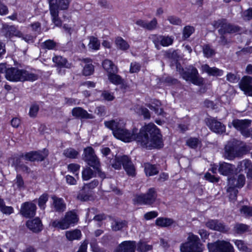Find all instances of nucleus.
Segmentation results:
<instances>
[{
	"label": "nucleus",
	"instance_id": "obj_45",
	"mask_svg": "<svg viewBox=\"0 0 252 252\" xmlns=\"http://www.w3.org/2000/svg\"><path fill=\"white\" fill-rule=\"evenodd\" d=\"M203 53L204 56L207 58L211 57L215 54V50L208 44L203 46Z\"/></svg>",
	"mask_w": 252,
	"mask_h": 252
},
{
	"label": "nucleus",
	"instance_id": "obj_38",
	"mask_svg": "<svg viewBox=\"0 0 252 252\" xmlns=\"http://www.w3.org/2000/svg\"><path fill=\"white\" fill-rule=\"evenodd\" d=\"M118 72H112L108 74V79L110 82L115 85H120L123 83V79L122 77L117 74Z\"/></svg>",
	"mask_w": 252,
	"mask_h": 252
},
{
	"label": "nucleus",
	"instance_id": "obj_20",
	"mask_svg": "<svg viewBox=\"0 0 252 252\" xmlns=\"http://www.w3.org/2000/svg\"><path fill=\"white\" fill-rule=\"evenodd\" d=\"M53 62L55 63V66L58 67V72L62 73V67L70 68L71 64L68 63L67 60L61 56H56L52 59Z\"/></svg>",
	"mask_w": 252,
	"mask_h": 252
},
{
	"label": "nucleus",
	"instance_id": "obj_55",
	"mask_svg": "<svg viewBox=\"0 0 252 252\" xmlns=\"http://www.w3.org/2000/svg\"><path fill=\"white\" fill-rule=\"evenodd\" d=\"M227 192L229 193V198L231 200H234L236 199L237 195L238 193V190L232 186L228 188Z\"/></svg>",
	"mask_w": 252,
	"mask_h": 252
},
{
	"label": "nucleus",
	"instance_id": "obj_39",
	"mask_svg": "<svg viewBox=\"0 0 252 252\" xmlns=\"http://www.w3.org/2000/svg\"><path fill=\"white\" fill-rule=\"evenodd\" d=\"M14 164L17 171H22L26 173H30L31 172L30 168L27 165L23 164L20 159H16L14 161Z\"/></svg>",
	"mask_w": 252,
	"mask_h": 252
},
{
	"label": "nucleus",
	"instance_id": "obj_47",
	"mask_svg": "<svg viewBox=\"0 0 252 252\" xmlns=\"http://www.w3.org/2000/svg\"><path fill=\"white\" fill-rule=\"evenodd\" d=\"M152 246L145 242H140L137 245V251L139 252H147L152 249Z\"/></svg>",
	"mask_w": 252,
	"mask_h": 252
},
{
	"label": "nucleus",
	"instance_id": "obj_27",
	"mask_svg": "<svg viewBox=\"0 0 252 252\" xmlns=\"http://www.w3.org/2000/svg\"><path fill=\"white\" fill-rule=\"evenodd\" d=\"M234 168L232 164L222 162L220 163L218 171L221 174L227 176L233 173Z\"/></svg>",
	"mask_w": 252,
	"mask_h": 252
},
{
	"label": "nucleus",
	"instance_id": "obj_9",
	"mask_svg": "<svg viewBox=\"0 0 252 252\" xmlns=\"http://www.w3.org/2000/svg\"><path fill=\"white\" fill-rule=\"evenodd\" d=\"M207 247L209 252H234L232 245L229 242L223 240L209 243Z\"/></svg>",
	"mask_w": 252,
	"mask_h": 252
},
{
	"label": "nucleus",
	"instance_id": "obj_1",
	"mask_svg": "<svg viewBox=\"0 0 252 252\" xmlns=\"http://www.w3.org/2000/svg\"><path fill=\"white\" fill-rule=\"evenodd\" d=\"M105 126L111 129L114 136L124 142L135 140L142 147L148 149H158L163 146L161 135L159 129L154 124L142 127L139 132L134 128L130 131L125 128L123 120H115L105 122Z\"/></svg>",
	"mask_w": 252,
	"mask_h": 252
},
{
	"label": "nucleus",
	"instance_id": "obj_49",
	"mask_svg": "<svg viewBox=\"0 0 252 252\" xmlns=\"http://www.w3.org/2000/svg\"><path fill=\"white\" fill-rule=\"evenodd\" d=\"M160 104V102L158 100H156V103H155V106L151 104H149L147 105V106L151 110L154 111L155 112V113L157 114V115H161L163 114V111L161 108H160L158 107Z\"/></svg>",
	"mask_w": 252,
	"mask_h": 252
},
{
	"label": "nucleus",
	"instance_id": "obj_48",
	"mask_svg": "<svg viewBox=\"0 0 252 252\" xmlns=\"http://www.w3.org/2000/svg\"><path fill=\"white\" fill-rule=\"evenodd\" d=\"M48 200V195L47 193H44L41 195L38 202V205L41 209L44 210L46 207V203Z\"/></svg>",
	"mask_w": 252,
	"mask_h": 252
},
{
	"label": "nucleus",
	"instance_id": "obj_7",
	"mask_svg": "<svg viewBox=\"0 0 252 252\" xmlns=\"http://www.w3.org/2000/svg\"><path fill=\"white\" fill-rule=\"evenodd\" d=\"M213 26L216 29L219 28L218 32L220 34L234 33L239 32L241 31L239 26L228 23L225 19L215 21Z\"/></svg>",
	"mask_w": 252,
	"mask_h": 252
},
{
	"label": "nucleus",
	"instance_id": "obj_26",
	"mask_svg": "<svg viewBox=\"0 0 252 252\" xmlns=\"http://www.w3.org/2000/svg\"><path fill=\"white\" fill-rule=\"evenodd\" d=\"M52 199L53 201V206L55 211L61 213L65 210L66 204L63 198L53 196Z\"/></svg>",
	"mask_w": 252,
	"mask_h": 252
},
{
	"label": "nucleus",
	"instance_id": "obj_36",
	"mask_svg": "<svg viewBox=\"0 0 252 252\" xmlns=\"http://www.w3.org/2000/svg\"><path fill=\"white\" fill-rule=\"evenodd\" d=\"M126 225L125 220L113 219L111 222V229L113 231H117L121 230Z\"/></svg>",
	"mask_w": 252,
	"mask_h": 252
},
{
	"label": "nucleus",
	"instance_id": "obj_54",
	"mask_svg": "<svg viewBox=\"0 0 252 252\" xmlns=\"http://www.w3.org/2000/svg\"><path fill=\"white\" fill-rule=\"evenodd\" d=\"M80 168V165L76 163H70L67 166L68 170L75 174V176L77 177V178H78V171H79Z\"/></svg>",
	"mask_w": 252,
	"mask_h": 252
},
{
	"label": "nucleus",
	"instance_id": "obj_52",
	"mask_svg": "<svg viewBox=\"0 0 252 252\" xmlns=\"http://www.w3.org/2000/svg\"><path fill=\"white\" fill-rule=\"evenodd\" d=\"M237 233L242 234L249 230V226L243 223L237 224L234 227Z\"/></svg>",
	"mask_w": 252,
	"mask_h": 252
},
{
	"label": "nucleus",
	"instance_id": "obj_34",
	"mask_svg": "<svg viewBox=\"0 0 252 252\" xmlns=\"http://www.w3.org/2000/svg\"><path fill=\"white\" fill-rule=\"evenodd\" d=\"M65 236L69 241L79 240L81 238L82 234L80 230L76 229L73 230L67 231L65 232Z\"/></svg>",
	"mask_w": 252,
	"mask_h": 252
},
{
	"label": "nucleus",
	"instance_id": "obj_35",
	"mask_svg": "<svg viewBox=\"0 0 252 252\" xmlns=\"http://www.w3.org/2000/svg\"><path fill=\"white\" fill-rule=\"evenodd\" d=\"M174 222L173 219L167 218H158L156 220V224L162 227H168Z\"/></svg>",
	"mask_w": 252,
	"mask_h": 252
},
{
	"label": "nucleus",
	"instance_id": "obj_22",
	"mask_svg": "<svg viewBox=\"0 0 252 252\" xmlns=\"http://www.w3.org/2000/svg\"><path fill=\"white\" fill-rule=\"evenodd\" d=\"M127 156L124 155L116 157L115 158L110 159L108 163L115 169L120 170L121 169L122 165L123 166L125 162L127 161Z\"/></svg>",
	"mask_w": 252,
	"mask_h": 252
},
{
	"label": "nucleus",
	"instance_id": "obj_53",
	"mask_svg": "<svg viewBox=\"0 0 252 252\" xmlns=\"http://www.w3.org/2000/svg\"><path fill=\"white\" fill-rule=\"evenodd\" d=\"M39 109V105L36 103L32 104L29 111V116L32 118L36 117Z\"/></svg>",
	"mask_w": 252,
	"mask_h": 252
},
{
	"label": "nucleus",
	"instance_id": "obj_40",
	"mask_svg": "<svg viewBox=\"0 0 252 252\" xmlns=\"http://www.w3.org/2000/svg\"><path fill=\"white\" fill-rule=\"evenodd\" d=\"M95 176V172L90 167H87L84 168L82 172V177L83 180L88 181Z\"/></svg>",
	"mask_w": 252,
	"mask_h": 252
},
{
	"label": "nucleus",
	"instance_id": "obj_42",
	"mask_svg": "<svg viewBox=\"0 0 252 252\" xmlns=\"http://www.w3.org/2000/svg\"><path fill=\"white\" fill-rule=\"evenodd\" d=\"M14 186H16L17 189L22 190L25 189L24 180L20 174H17L16 179L14 181Z\"/></svg>",
	"mask_w": 252,
	"mask_h": 252
},
{
	"label": "nucleus",
	"instance_id": "obj_41",
	"mask_svg": "<svg viewBox=\"0 0 252 252\" xmlns=\"http://www.w3.org/2000/svg\"><path fill=\"white\" fill-rule=\"evenodd\" d=\"M89 39V48L92 50H98L99 49L100 44L99 40L94 36H91Z\"/></svg>",
	"mask_w": 252,
	"mask_h": 252
},
{
	"label": "nucleus",
	"instance_id": "obj_25",
	"mask_svg": "<svg viewBox=\"0 0 252 252\" xmlns=\"http://www.w3.org/2000/svg\"><path fill=\"white\" fill-rule=\"evenodd\" d=\"M72 0H47L49 7H50L51 3H53L56 6V9L59 10H67L69 7V4Z\"/></svg>",
	"mask_w": 252,
	"mask_h": 252
},
{
	"label": "nucleus",
	"instance_id": "obj_63",
	"mask_svg": "<svg viewBox=\"0 0 252 252\" xmlns=\"http://www.w3.org/2000/svg\"><path fill=\"white\" fill-rule=\"evenodd\" d=\"M98 180L95 179L89 183L85 184L84 186L90 191V190H92L94 189L96 187L98 186Z\"/></svg>",
	"mask_w": 252,
	"mask_h": 252
},
{
	"label": "nucleus",
	"instance_id": "obj_32",
	"mask_svg": "<svg viewBox=\"0 0 252 252\" xmlns=\"http://www.w3.org/2000/svg\"><path fill=\"white\" fill-rule=\"evenodd\" d=\"M144 171L147 176H152L157 174L159 172V169L155 165L145 163H144Z\"/></svg>",
	"mask_w": 252,
	"mask_h": 252
},
{
	"label": "nucleus",
	"instance_id": "obj_30",
	"mask_svg": "<svg viewBox=\"0 0 252 252\" xmlns=\"http://www.w3.org/2000/svg\"><path fill=\"white\" fill-rule=\"evenodd\" d=\"M115 43L118 49L123 51L127 50L130 47L127 42L120 36H118L116 38Z\"/></svg>",
	"mask_w": 252,
	"mask_h": 252
},
{
	"label": "nucleus",
	"instance_id": "obj_37",
	"mask_svg": "<svg viewBox=\"0 0 252 252\" xmlns=\"http://www.w3.org/2000/svg\"><path fill=\"white\" fill-rule=\"evenodd\" d=\"M239 166L241 170L244 168L249 176H252V163L248 159H245L239 163Z\"/></svg>",
	"mask_w": 252,
	"mask_h": 252
},
{
	"label": "nucleus",
	"instance_id": "obj_31",
	"mask_svg": "<svg viewBox=\"0 0 252 252\" xmlns=\"http://www.w3.org/2000/svg\"><path fill=\"white\" fill-rule=\"evenodd\" d=\"M92 197V194L90 191L84 186L78 192L77 198L82 201L89 200Z\"/></svg>",
	"mask_w": 252,
	"mask_h": 252
},
{
	"label": "nucleus",
	"instance_id": "obj_17",
	"mask_svg": "<svg viewBox=\"0 0 252 252\" xmlns=\"http://www.w3.org/2000/svg\"><path fill=\"white\" fill-rule=\"evenodd\" d=\"M136 246L135 241H124L116 248L114 252H135Z\"/></svg>",
	"mask_w": 252,
	"mask_h": 252
},
{
	"label": "nucleus",
	"instance_id": "obj_43",
	"mask_svg": "<svg viewBox=\"0 0 252 252\" xmlns=\"http://www.w3.org/2000/svg\"><path fill=\"white\" fill-rule=\"evenodd\" d=\"M63 154L67 158H76L79 155V152L73 148H69L65 149Z\"/></svg>",
	"mask_w": 252,
	"mask_h": 252
},
{
	"label": "nucleus",
	"instance_id": "obj_64",
	"mask_svg": "<svg viewBox=\"0 0 252 252\" xmlns=\"http://www.w3.org/2000/svg\"><path fill=\"white\" fill-rule=\"evenodd\" d=\"M141 68L140 65L136 62L131 63L130 67V72L131 73L138 72Z\"/></svg>",
	"mask_w": 252,
	"mask_h": 252
},
{
	"label": "nucleus",
	"instance_id": "obj_57",
	"mask_svg": "<svg viewBox=\"0 0 252 252\" xmlns=\"http://www.w3.org/2000/svg\"><path fill=\"white\" fill-rule=\"evenodd\" d=\"M94 71V66L92 63H88L86 64L83 69V74L85 76L91 75Z\"/></svg>",
	"mask_w": 252,
	"mask_h": 252
},
{
	"label": "nucleus",
	"instance_id": "obj_11",
	"mask_svg": "<svg viewBox=\"0 0 252 252\" xmlns=\"http://www.w3.org/2000/svg\"><path fill=\"white\" fill-rule=\"evenodd\" d=\"M48 155V151L44 149L42 151H32L22 154L21 157L24 158L26 160L30 161H43Z\"/></svg>",
	"mask_w": 252,
	"mask_h": 252
},
{
	"label": "nucleus",
	"instance_id": "obj_50",
	"mask_svg": "<svg viewBox=\"0 0 252 252\" xmlns=\"http://www.w3.org/2000/svg\"><path fill=\"white\" fill-rule=\"evenodd\" d=\"M173 40V38L171 36L161 35L160 45L162 46H168L172 44Z\"/></svg>",
	"mask_w": 252,
	"mask_h": 252
},
{
	"label": "nucleus",
	"instance_id": "obj_19",
	"mask_svg": "<svg viewBox=\"0 0 252 252\" xmlns=\"http://www.w3.org/2000/svg\"><path fill=\"white\" fill-rule=\"evenodd\" d=\"M73 116L81 119H93L94 117L80 107L74 108L71 111Z\"/></svg>",
	"mask_w": 252,
	"mask_h": 252
},
{
	"label": "nucleus",
	"instance_id": "obj_56",
	"mask_svg": "<svg viewBox=\"0 0 252 252\" xmlns=\"http://www.w3.org/2000/svg\"><path fill=\"white\" fill-rule=\"evenodd\" d=\"M238 249L241 251L247 252L248 247L247 244L242 240H236L234 241Z\"/></svg>",
	"mask_w": 252,
	"mask_h": 252
},
{
	"label": "nucleus",
	"instance_id": "obj_18",
	"mask_svg": "<svg viewBox=\"0 0 252 252\" xmlns=\"http://www.w3.org/2000/svg\"><path fill=\"white\" fill-rule=\"evenodd\" d=\"M252 121L249 120H234L232 122L233 126L240 130L244 136L246 134L248 128L250 126Z\"/></svg>",
	"mask_w": 252,
	"mask_h": 252
},
{
	"label": "nucleus",
	"instance_id": "obj_2",
	"mask_svg": "<svg viewBox=\"0 0 252 252\" xmlns=\"http://www.w3.org/2000/svg\"><path fill=\"white\" fill-rule=\"evenodd\" d=\"M251 149L250 146L245 143L233 139L228 141L225 145L223 157L225 159L232 160L236 158L247 154Z\"/></svg>",
	"mask_w": 252,
	"mask_h": 252
},
{
	"label": "nucleus",
	"instance_id": "obj_16",
	"mask_svg": "<svg viewBox=\"0 0 252 252\" xmlns=\"http://www.w3.org/2000/svg\"><path fill=\"white\" fill-rule=\"evenodd\" d=\"M239 86L245 94L252 96V77H243L239 83Z\"/></svg>",
	"mask_w": 252,
	"mask_h": 252
},
{
	"label": "nucleus",
	"instance_id": "obj_8",
	"mask_svg": "<svg viewBox=\"0 0 252 252\" xmlns=\"http://www.w3.org/2000/svg\"><path fill=\"white\" fill-rule=\"evenodd\" d=\"M157 197L155 189L150 188L145 193L136 195L133 199L134 204L139 205H152L155 203Z\"/></svg>",
	"mask_w": 252,
	"mask_h": 252
},
{
	"label": "nucleus",
	"instance_id": "obj_5",
	"mask_svg": "<svg viewBox=\"0 0 252 252\" xmlns=\"http://www.w3.org/2000/svg\"><path fill=\"white\" fill-rule=\"evenodd\" d=\"M203 245L199 238L192 233H189L187 240L180 246L181 252H203Z\"/></svg>",
	"mask_w": 252,
	"mask_h": 252
},
{
	"label": "nucleus",
	"instance_id": "obj_62",
	"mask_svg": "<svg viewBox=\"0 0 252 252\" xmlns=\"http://www.w3.org/2000/svg\"><path fill=\"white\" fill-rule=\"evenodd\" d=\"M252 53V47H248L246 48H244L241 49L240 51H237L236 54L237 56H242L246 55L248 54H251Z\"/></svg>",
	"mask_w": 252,
	"mask_h": 252
},
{
	"label": "nucleus",
	"instance_id": "obj_44",
	"mask_svg": "<svg viewBox=\"0 0 252 252\" xmlns=\"http://www.w3.org/2000/svg\"><path fill=\"white\" fill-rule=\"evenodd\" d=\"M57 46V43L53 40H47L41 43V46L43 49L48 50H53Z\"/></svg>",
	"mask_w": 252,
	"mask_h": 252
},
{
	"label": "nucleus",
	"instance_id": "obj_14",
	"mask_svg": "<svg viewBox=\"0 0 252 252\" xmlns=\"http://www.w3.org/2000/svg\"><path fill=\"white\" fill-rule=\"evenodd\" d=\"M205 226L213 230L225 233L227 232L229 228L223 222L218 220H209L205 222Z\"/></svg>",
	"mask_w": 252,
	"mask_h": 252
},
{
	"label": "nucleus",
	"instance_id": "obj_46",
	"mask_svg": "<svg viewBox=\"0 0 252 252\" xmlns=\"http://www.w3.org/2000/svg\"><path fill=\"white\" fill-rule=\"evenodd\" d=\"M188 146L192 149H195L201 144V141L197 138L191 137L187 141Z\"/></svg>",
	"mask_w": 252,
	"mask_h": 252
},
{
	"label": "nucleus",
	"instance_id": "obj_6",
	"mask_svg": "<svg viewBox=\"0 0 252 252\" xmlns=\"http://www.w3.org/2000/svg\"><path fill=\"white\" fill-rule=\"evenodd\" d=\"M78 221V218L76 214L73 211H69L65 213L64 217L60 220H56L52 222L54 227L61 229H66L70 226L74 225Z\"/></svg>",
	"mask_w": 252,
	"mask_h": 252
},
{
	"label": "nucleus",
	"instance_id": "obj_29",
	"mask_svg": "<svg viewBox=\"0 0 252 252\" xmlns=\"http://www.w3.org/2000/svg\"><path fill=\"white\" fill-rule=\"evenodd\" d=\"M127 160L124 163L123 168L129 176L134 177L136 175L135 166L128 156Z\"/></svg>",
	"mask_w": 252,
	"mask_h": 252
},
{
	"label": "nucleus",
	"instance_id": "obj_24",
	"mask_svg": "<svg viewBox=\"0 0 252 252\" xmlns=\"http://www.w3.org/2000/svg\"><path fill=\"white\" fill-rule=\"evenodd\" d=\"M136 24L147 30L152 31L156 28L158 22L157 19L154 18L150 22L138 20L136 22Z\"/></svg>",
	"mask_w": 252,
	"mask_h": 252
},
{
	"label": "nucleus",
	"instance_id": "obj_10",
	"mask_svg": "<svg viewBox=\"0 0 252 252\" xmlns=\"http://www.w3.org/2000/svg\"><path fill=\"white\" fill-rule=\"evenodd\" d=\"M83 156V160L90 166L96 167L97 165L100 164L99 159L91 147H88L84 149Z\"/></svg>",
	"mask_w": 252,
	"mask_h": 252
},
{
	"label": "nucleus",
	"instance_id": "obj_23",
	"mask_svg": "<svg viewBox=\"0 0 252 252\" xmlns=\"http://www.w3.org/2000/svg\"><path fill=\"white\" fill-rule=\"evenodd\" d=\"M56 6L53 3L50 4L49 7L50 13L51 16L52 21L57 27H61L62 26V20L59 17V11L57 10Z\"/></svg>",
	"mask_w": 252,
	"mask_h": 252
},
{
	"label": "nucleus",
	"instance_id": "obj_61",
	"mask_svg": "<svg viewBox=\"0 0 252 252\" xmlns=\"http://www.w3.org/2000/svg\"><path fill=\"white\" fill-rule=\"evenodd\" d=\"M0 211L4 214L10 215L13 213V208L11 206H7L5 205V202L0 208Z\"/></svg>",
	"mask_w": 252,
	"mask_h": 252
},
{
	"label": "nucleus",
	"instance_id": "obj_60",
	"mask_svg": "<svg viewBox=\"0 0 252 252\" xmlns=\"http://www.w3.org/2000/svg\"><path fill=\"white\" fill-rule=\"evenodd\" d=\"M237 184L236 187L241 188L244 186L245 184V177L243 174H239L236 176Z\"/></svg>",
	"mask_w": 252,
	"mask_h": 252
},
{
	"label": "nucleus",
	"instance_id": "obj_33",
	"mask_svg": "<svg viewBox=\"0 0 252 252\" xmlns=\"http://www.w3.org/2000/svg\"><path fill=\"white\" fill-rule=\"evenodd\" d=\"M103 68L107 72L108 74L112 72H118V68L113 62L108 59L105 60L102 62Z\"/></svg>",
	"mask_w": 252,
	"mask_h": 252
},
{
	"label": "nucleus",
	"instance_id": "obj_3",
	"mask_svg": "<svg viewBox=\"0 0 252 252\" xmlns=\"http://www.w3.org/2000/svg\"><path fill=\"white\" fill-rule=\"evenodd\" d=\"M4 73L5 78L10 81H34L38 78L37 75L34 73L15 67L6 68Z\"/></svg>",
	"mask_w": 252,
	"mask_h": 252
},
{
	"label": "nucleus",
	"instance_id": "obj_21",
	"mask_svg": "<svg viewBox=\"0 0 252 252\" xmlns=\"http://www.w3.org/2000/svg\"><path fill=\"white\" fill-rule=\"evenodd\" d=\"M27 226L33 232H38L42 229V224L38 218L32 220H29L26 223Z\"/></svg>",
	"mask_w": 252,
	"mask_h": 252
},
{
	"label": "nucleus",
	"instance_id": "obj_13",
	"mask_svg": "<svg viewBox=\"0 0 252 252\" xmlns=\"http://www.w3.org/2000/svg\"><path fill=\"white\" fill-rule=\"evenodd\" d=\"M36 206L32 202H26L22 204L20 214L26 218L33 217L36 213Z\"/></svg>",
	"mask_w": 252,
	"mask_h": 252
},
{
	"label": "nucleus",
	"instance_id": "obj_12",
	"mask_svg": "<svg viewBox=\"0 0 252 252\" xmlns=\"http://www.w3.org/2000/svg\"><path fill=\"white\" fill-rule=\"evenodd\" d=\"M206 125L213 132L218 134H222L225 131V126L221 122L213 117L205 119Z\"/></svg>",
	"mask_w": 252,
	"mask_h": 252
},
{
	"label": "nucleus",
	"instance_id": "obj_28",
	"mask_svg": "<svg viewBox=\"0 0 252 252\" xmlns=\"http://www.w3.org/2000/svg\"><path fill=\"white\" fill-rule=\"evenodd\" d=\"M202 70L207 73L210 76H220L223 74V71L216 67H211L207 64L201 66Z\"/></svg>",
	"mask_w": 252,
	"mask_h": 252
},
{
	"label": "nucleus",
	"instance_id": "obj_4",
	"mask_svg": "<svg viewBox=\"0 0 252 252\" xmlns=\"http://www.w3.org/2000/svg\"><path fill=\"white\" fill-rule=\"evenodd\" d=\"M176 69L182 78L186 81H189L197 86L203 84L204 80L203 78L199 77L198 71L195 67L189 66L185 69L179 63H177Z\"/></svg>",
	"mask_w": 252,
	"mask_h": 252
},
{
	"label": "nucleus",
	"instance_id": "obj_51",
	"mask_svg": "<svg viewBox=\"0 0 252 252\" xmlns=\"http://www.w3.org/2000/svg\"><path fill=\"white\" fill-rule=\"evenodd\" d=\"M194 31V29L193 27L190 26H186L183 31V38L184 39L189 38Z\"/></svg>",
	"mask_w": 252,
	"mask_h": 252
},
{
	"label": "nucleus",
	"instance_id": "obj_58",
	"mask_svg": "<svg viewBox=\"0 0 252 252\" xmlns=\"http://www.w3.org/2000/svg\"><path fill=\"white\" fill-rule=\"evenodd\" d=\"M240 212L245 216H252V207L248 206H243L240 209Z\"/></svg>",
	"mask_w": 252,
	"mask_h": 252
},
{
	"label": "nucleus",
	"instance_id": "obj_15",
	"mask_svg": "<svg viewBox=\"0 0 252 252\" xmlns=\"http://www.w3.org/2000/svg\"><path fill=\"white\" fill-rule=\"evenodd\" d=\"M1 32L6 38H11L14 36L18 37L21 36V32L13 25L3 24L1 28Z\"/></svg>",
	"mask_w": 252,
	"mask_h": 252
},
{
	"label": "nucleus",
	"instance_id": "obj_59",
	"mask_svg": "<svg viewBox=\"0 0 252 252\" xmlns=\"http://www.w3.org/2000/svg\"><path fill=\"white\" fill-rule=\"evenodd\" d=\"M137 113L140 115H143L144 119H149L151 117L150 113L149 110L146 108L140 107Z\"/></svg>",
	"mask_w": 252,
	"mask_h": 252
}]
</instances>
